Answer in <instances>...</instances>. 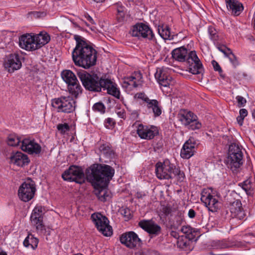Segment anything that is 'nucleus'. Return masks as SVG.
<instances>
[{
  "label": "nucleus",
  "instance_id": "nucleus-1",
  "mask_svg": "<svg viewBox=\"0 0 255 255\" xmlns=\"http://www.w3.org/2000/svg\"><path fill=\"white\" fill-rule=\"evenodd\" d=\"M76 45L73 49L72 59L77 66L88 69L96 64L97 52L90 43L82 36L74 35Z\"/></svg>",
  "mask_w": 255,
  "mask_h": 255
},
{
  "label": "nucleus",
  "instance_id": "nucleus-2",
  "mask_svg": "<svg viewBox=\"0 0 255 255\" xmlns=\"http://www.w3.org/2000/svg\"><path fill=\"white\" fill-rule=\"evenodd\" d=\"M115 174V169L112 166L104 164L95 163L86 170L87 181L94 187H108Z\"/></svg>",
  "mask_w": 255,
  "mask_h": 255
},
{
  "label": "nucleus",
  "instance_id": "nucleus-3",
  "mask_svg": "<svg viewBox=\"0 0 255 255\" xmlns=\"http://www.w3.org/2000/svg\"><path fill=\"white\" fill-rule=\"evenodd\" d=\"M155 173L159 179H170L176 178L177 181L183 182L185 178V174L179 168L171 163L168 159L163 162H158L155 165Z\"/></svg>",
  "mask_w": 255,
  "mask_h": 255
},
{
  "label": "nucleus",
  "instance_id": "nucleus-4",
  "mask_svg": "<svg viewBox=\"0 0 255 255\" xmlns=\"http://www.w3.org/2000/svg\"><path fill=\"white\" fill-rule=\"evenodd\" d=\"M77 75L86 90L97 92L101 91L104 78H99L97 74H91L85 70L78 71Z\"/></svg>",
  "mask_w": 255,
  "mask_h": 255
},
{
  "label": "nucleus",
  "instance_id": "nucleus-5",
  "mask_svg": "<svg viewBox=\"0 0 255 255\" xmlns=\"http://www.w3.org/2000/svg\"><path fill=\"white\" fill-rule=\"evenodd\" d=\"M243 153L240 147L236 143L229 146L226 163L232 170L235 171L243 164Z\"/></svg>",
  "mask_w": 255,
  "mask_h": 255
},
{
  "label": "nucleus",
  "instance_id": "nucleus-6",
  "mask_svg": "<svg viewBox=\"0 0 255 255\" xmlns=\"http://www.w3.org/2000/svg\"><path fill=\"white\" fill-rule=\"evenodd\" d=\"M43 211L44 208L42 206H36L31 214L30 220L38 234L49 236L51 231L50 228L46 227L43 224Z\"/></svg>",
  "mask_w": 255,
  "mask_h": 255
},
{
  "label": "nucleus",
  "instance_id": "nucleus-7",
  "mask_svg": "<svg viewBox=\"0 0 255 255\" xmlns=\"http://www.w3.org/2000/svg\"><path fill=\"white\" fill-rule=\"evenodd\" d=\"M52 106L57 109L58 112L65 113H73L76 107V102L70 96H61L51 101Z\"/></svg>",
  "mask_w": 255,
  "mask_h": 255
},
{
  "label": "nucleus",
  "instance_id": "nucleus-8",
  "mask_svg": "<svg viewBox=\"0 0 255 255\" xmlns=\"http://www.w3.org/2000/svg\"><path fill=\"white\" fill-rule=\"evenodd\" d=\"M64 180L69 182H75L82 184L85 182V174L83 169L78 166L71 165L62 174Z\"/></svg>",
  "mask_w": 255,
  "mask_h": 255
},
{
  "label": "nucleus",
  "instance_id": "nucleus-9",
  "mask_svg": "<svg viewBox=\"0 0 255 255\" xmlns=\"http://www.w3.org/2000/svg\"><path fill=\"white\" fill-rule=\"evenodd\" d=\"M91 219L97 230L105 236L109 237L113 234V229L109 225L107 217L100 213H95L91 215Z\"/></svg>",
  "mask_w": 255,
  "mask_h": 255
},
{
  "label": "nucleus",
  "instance_id": "nucleus-10",
  "mask_svg": "<svg viewBox=\"0 0 255 255\" xmlns=\"http://www.w3.org/2000/svg\"><path fill=\"white\" fill-rule=\"evenodd\" d=\"M131 34L132 36L141 37L153 42L156 41L154 34L149 26L142 22L137 23L133 26Z\"/></svg>",
  "mask_w": 255,
  "mask_h": 255
},
{
  "label": "nucleus",
  "instance_id": "nucleus-11",
  "mask_svg": "<svg viewBox=\"0 0 255 255\" xmlns=\"http://www.w3.org/2000/svg\"><path fill=\"white\" fill-rule=\"evenodd\" d=\"M35 191L36 188L34 181L28 178L19 186L18 196L21 201L26 202L33 198Z\"/></svg>",
  "mask_w": 255,
  "mask_h": 255
},
{
  "label": "nucleus",
  "instance_id": "nucleus-12",
  "mask_svg": "<svg viewBox=\"0 0 255 255\" xmlns=\"http://www.w3.org/2000/svg\"><path fill=\"white\" fill-rule=\"evenodd\" d=\"M120 241L122 244L129 249L139 247L142 244L141 240L133 231L127 232L122 234L120 237Z\"/></svg>",
  "mask_w": 255,
  "mask_h": 255
},
{
  "label": "nucleus",
  "instance_id": "nucleus-13",
  "mask_svg": "<svg viewBox=\"0 0 255 255\" xmlns=\"http://www.w3.org/2000/svg\"><path fill=\"white\" fill-rule=\"evenodd\" d=\"M187 63L189 72L193 74H201L204 70L203 65L194 50L189 51Z\"/></svg>",
  "mask_w": 255,
  "mask_h": 255
},
{
  "label": "nucleus",
  "instance_id": "nucleus-14",
  "mask_svg": "<svg viewBox=\"0 0 255 255\" xmlns=\"http://www.w3.org/2000/svg\"><path fill=\"white\" fill-rule=\"evenodd\" d=\"M3 65L9 73H12L15 70L19 69L22 65L19 55L14 53L6 56Z\"/></svg>",
  "mask_w": 255,
  "mask_h": 255
},
{
  "label": "nucleus",
  "instance_id": "nucleus-15",
  "mask_svg": "<svg viewBox=\"0 0 255 255\" xmlns=\"http://www.w3.org/2000/svg\"><path fill=\"white\" fill-rule=\"evenodd\" d=\"M136 132L141 138L150 140L158 134L159 130L155 126L139 124L137 127Z\"/></svg>",
  "mask_w": 255,
  "mask_h": 255
},
{
  "label": "nucleus",
  "instance_id": "nucleus-16",
  "mask_svg": "<svg viewBox=\"0 0 255 255\" xmlns=\"http://www.w3.org/2000/svg\"><path fill=\"white\" fill-rule=\"evenodd\" d=\"M21 149L29 154H38L41 151V147L34 139L25 138L21 142Z\"/></svg>",
  "mask_w": 255,
  "mask_h": 255
},
{
  "label": "nucleus",
  "instance_id": "nucleus-17",
  "mask_svg": "<svg viewBox=\"0 0 255 255\" xmlns=\"http://www.w3.org/2000/svg\"><path fill=\"white\" fill-rule=\"evenodd\" d=\"M197 140L193 137L190 138L184 143L180 151V156L182 158L189 159L192 156L197 146Z\"/></svg>",
  "mask_w": 255,
  "mask_h": 255
},
{
  "label": "nucleus",
  "instance_id": "nucleus-18",
  "mask_svg": "<svg viewBox=\"0 0 255 255\" xmlns=\"http://www.w3.org/2000/svg\"><path fill=\"white\" fill-rule=\"evenodd\" d=\"M201 200L205 203L209 210L212 212H217L220 207V202L219 201L215 195L210 193L207 195H202Z\"/></svg>",
  "mask_w": 255,
  "mask_h": 255
},
{
  "label": "nucleus",
  "instance_id": "nucleus-19",
  "mask_svg": "<svg viewBox=\"0 0 255 255\" xmlns=\"http://www.w3.org/2000/svg\"><path fill=\"white\" fill-rule=\"evenodd\" d=\"M138 226L150 235L157 236L161 232V227L152 220L140 221Z\"/></svg>",
  "mask_w": 255,
  "mask_h": 255
},
{
  "label": "nucleus",
  "instance_id": "nucleus-20",
  "mask_svg": "<svg viewBox=\"0 0 255 255\" xmlns=\"http://www.w3.org/2000/svg\"><path fill=\"white\" fill-rule=\"evenodd\" d=\"M229 208L233 218L242 220L245 217L246 214L242 207L240 200L236 199L234 201H230Z\"/></svg>",
  "mask_w": 255,
  "mask_h": 255
},
{
  "label": "nucleus",
  "instance_id": "nucleus-21",
  "mask_svg": "<svg viewBox=\"0 0 255 255\" xmlns=\"http://www.w3.org/2000/svg\"><path fill=\"white\" fill-rule=\"evenodd\" d=\"M19 44L22 48L26 50L36 49L35 36H32L29 34L21 36L19 39Z\"/></svg>",
  "mask_w": 255,
  "mask_h": 255
},
{
  "label": "nucleus",
  "instance_id": "nucleus-22",
  "mask_svg": "<svg viewBox=\"0 0 255 255\" xmlns=\"http://www.w3.org/2000/svg\"><path fill=\"white\" fill-rule=\"evenodd\" d=\"M102 89L104 91L107 90L108 94L111 95L118 99L120 98V91L117 88V84L111 79L105 78Z\"/></svg>",
  "mask_w": 255,
  "mask_h": 255
},
{
  "label": "nucleus",
  "instance_id": "nucleus-23",
  "mask_svg": "<svg viewBox=\"0 0 255 255\" xmlns=\"http://www.w3.org/2000/svg\"><path fill=\"white\" fill-rule=\"evenodd\" d=\"M10 161L11 163L21 167L27 165L30 161L27 155L20 151L12 152L10 157Z\"/></svg>",
  "mask_w": 255,
  "mask_h": 255
},
{
  "label": "nucleus",
  "instance_id": "nucleus-24",
  "mask_svg": "<svg viewBox=\"0 0 255 255\" xmlns=\"http://www.w3.org/2000/svg\"><path fill=\"white\" fill-rule=\"evenodd\" d=\"M227 7L231 14L238 16L244 10L243 4L238 0H225Z\"/></svg>",
  "mask_w": 255,
  "mask_h": 255
},
{
  "label": "nucleus",
  "instance_id": "nucleus-25",
  "mask_svg": "<svg viewBox=\"0 0 255 255\" xmlns=\"http://www.w3.org/2000/svg\"><path fill=\"white\" fill-rule=\"evenodd\" d=\"M189 53L188 49L183 46L173 49L171 52V55L172 57L177 61L187 62Z\"/></svg>",
  "mask_w": 255,
  "mask_h": 255
},
{
  "label": "nucleus",
  "instance_id": "nucleus-26",
  "mask_svg": "<svg viewBox=\"0 0 255 255\" xmlns=\"http://www.w3.org/2000/svg\"><path fill=\"white\" fill-rule=\"evenodd\" d=\"M144 106L151 111L154 117H157L161 115L162 113V108L160 103L155 99H149L147 103L144 104Z\"/></svg>",
  "mask_w": 255,
  "mask_h": 255
},
{
  "label": "nucleus",
  "instance_id": "nucleus-27",
  "mask_svg": "<svg viewBox=\"0 0 255 255\" xmlns=\"http://www.w3.org/2000/svg\"><path fill=\"white\" fill-rule=\"evenodd\" d=\"M107 187L101 186L94 187L95 188L94 193L101 201L105 202L111 198V193Z\"/></svg>",
  "mask_w": 255,
  "mask_h": 255
},
{
  "label": "nucleus",
  "instance_id": "nucleus-28",
  "mask_svg": "<svg viewBox=\"0 0 255 255\" xmlns=\"http://www.w3.org/2000/svg\"><path fill=\"white\" fill-rule=\"evenodd\" d=\"M193 242V240L187 239L186 237L180 236L177 241V246L185 251H191L194 248Z\"/></svg>",
  "mask_w": 255,
  "mask_h": 255
},
{
  "label": "nucleus",
  "instance_id": "nucleus-29",
  "mask_svg": "<svg viewBox=\"0 0 255 255\" xmlns=\"http://www.w3.org/2000/svg\"><path fill=\"white\" fill-rule=\"evenodd\" d=\"M180 231L185 235H183V237H186L187 239L192 240L194 242L197 241V239H195L196 236L198 234L197 229L192 228L189 225H186L182 227Z\"/></svg>",
  "mask_w": 255,
  "mask_h": 255
},
{
  "label": "nucleus",
  "instance_id": "nucleus-30",
  "mask_svg": "<svg viewBox=\"0 0 255 255\" xmlns=\"http://www.w3.org/2000/svg\"><path fill=\"white\" fill-rule=\"evenodd\" d=\"M194 116H196L193 113L190 111H183L178 115V118L186 127L192 122Z\"/></svg>",
  "mask_w": 255,
  "mask_h": 255
},
{
  "label": "nucleus",
  "instance_id": "nucleus-31",
  "mask_svg": "<svg viewBox=\"0 0 255 255\" xmlns=\"http://www.w3.org/2000/svg\"><path fill=\"white\" fill-rule=\"evenodd\" d=\"M155 78L160 85L164 87H167L169 85L170 80L168 77L162 70L159 69L157 70L155 74Z\"/></svg>",
  "mask_w": 255,
  "mask_h": 255
},
{
  "label": "nucleus",
  "instance_id": "nucleus-32",
  "mask_svg": "<svg viewBox=\"0 0 255 255\" xmlns=\"http://www.w3.org/2000/svg\"><path fill=\"white\" fill-rule=\"evenodd\" d=\"M99 150L101 154L108 159H113L115 157V152L109 143L101 145L99 147Z\"/></svg>",
  "mask_w": 255,
  "mask_h": 255
},
{
  "label": "nucleus",
  "instance_id": "nucleus-33",
  "mask_svg": "<svg viewBox=\"0 0 255 255\" xmlns=\"http://www.w3.org/2000/svg\"><path fill=\"white\" fill-rule=\"evenodd\" d=\"M69 93L75 98L82 93V88L79 83L78 80L67 85Z\"/></svg>",
  "mask_w": 255,
  "mask_h": 255
},
{
  "label": "nucleus",
  "instance_id": "nucleus-34",
  "mask_svg": "<svg viewBox=\"0 0 255 255\" xmlns=\"http://www.w3.org/2000/svg\"><path fill=\"white\" fill-rule=\"evenodd\" d=\"M35 39L36 49H38L48 43L50 40V37L47 33H40L38 36H35Z\"/></svg>",
  "mask_w": 255,
  "mask_h": 255
},
{
  "label": "nucleus",
  "instance_id": "nucleus-35",
  "mask_svg": "<svg viewBox=\"0 0 255 255\" xmlns=\"http://www.w3.org/2000/svg\"><path fill=\"white\" fill-rule=\"evenodd\" d=\"M61 75L62 79L67 85L74 82H77L78 80L75 74L70 70H63Z\"/></svg>",
  "mask_w": 255,
  "mask_h": 255
},
{
  "label": "nucleus",
  "instance_id": "nucleus-36",
  "mask_svg": "<svg viewBox=\"0 0 255 255\" xmlns=\"http://www.w3.org/2000/svg\"><path fill=\"white\" fill-rule=\"evenodd\" d=\"M184 222H185L184 212L178 211L175 216L173 223L170 225L171 228L177 230Z\"/></svg>",
  "mask_w": 255,
  "mask_h": 255
},
{
  "label": "nucleus",
  "instance_id": "nucleus-37",
  "mask_svg": "<svg viewBox=\"0 0 255 255\" xmlns=\"http://www.w3.org/2000/svg\"><path fill=\"white\" fill-rule=\"evenodd\" d=\"M38 242L37 238L34 237L31 234H29L24 240L23 244L25 247L30 246L32 249L35 250L37 247Z\"/></svg>",
  "mask_w": 255,
  "mask_h": 255
},
{
  "label": "nucleus",
  "instance_id": "nucleus-38",
  "mask_svg": "<svg viewBox=\"0 0 255 255\" xmlns=\"http://www.w3.org/2000/svg\"><path fill=\"white\" fill-rule=\"evenodd\" d=\"M239 186L245 191L247 195L251 196L254 195V189L253 187V183L250 179H247L242 183H240Z\"/></svg>",
  "mask_w": 255,
  "mask_h": 255
},
{
  "label": "nucleus",
  "instance_id": "nucleus-39",
  "mask_svg": "<svg viewBox=\"0 0 255 255\" xmlns=\"http://www.w3.org/2000/svg\"><path fill=\"white\" fill-rule=\"evenodd\" d=\"M158 32L159 35L164 39H170V28L167 25L158 26Z\"/></svg>",
  "mask_w": 255,
  "mask_h": 255
},
{
  "label": "nucleus",
  "instance_id": "nucleus-40",
  "mask_svg": "<svg viewBox=\"0 0 255 255\" xmlns=\"http://www.w3.org/2000/svg\"><path fill=\"white\" fill-rule=\"evenodd\" d=\"M6 142L9 146H16L19 145L20 139L16 134L11 133L8 135Z\"/></svg>",
  "mask_w": 255,
  "mask_h": 255
},
{
  "label": "nucleus",
  "instance_id": "nucleus-41",
  "mask_svg": "<svg viewBox=\"0 0 255 255\" xmlns=\"http://www.w3.org/2000/svg\"><path fill=\"white\" fill-rule=\"evenodd\" d=\"M192 122L186 127L189 129L195 130L200 128L202 127V124L198 120L197 117L194 116Z\"/></svg>",
  "mask_w": 255,
  "mask_h": 255
},
{
  "label": "nucleus",
  "instance_id": "nucleus-42",
  "mask_svg": "<svg viewBox=\"0 0 255 255\" xmlns=\"http://www.w3.org/2000/svg\"><path fill=\"white\" fill-rule=\"evenodd\" d=\"M208 33L210 35V39L215 42L219 40V35L217 30L212 26H210L208 27Z\"/></svg>",
  "mask_w": 255,
  "mask_h": 255
},
{
  "label": "nucleus",
  "instance_id": "nucleus-43",
  "mask_svg": "<svg viewBox=\"0 0 255 255\" xmlns=\"http://www.w3.org/2000/svg\"><path fill=\"white\" fill-rule=\"evenodd\" d=\"M57 129L61 134H65L66 132L70 130V126L67 123L59 124L57 126Z\"/></svg>",
  "mask_w": 255,
  "mask_h": 255
},
{
  "label": "nucleus",
  "instance_id": "nucleus-44",
  "mask_svg": "<svg viewBox=\"0 0 255 255\" xmlns=\"http://www.w3.org/2000/svg\"><path fill=\"white\" fill-rule=\"evenodd\" d=\"M117 9V17L119 21L123 20L125 17L124 7L122 5H116Z\"/></svg>",
  "mask_w": 255,
  "mask_h": 255
},
{
  "label": "nucleus",
  "instance_id": "nucleus-45",
  "mask_svg": "<svg viewBox=\"0 0 255 255\" xmlns=\"http://www.w3.org/2000/svg\"><path fill=\"white\" fill-rule=\"evenodd\" d=\"M93 109L94 111L104 114L105 112L106 107L102 102H98L94 105Z\"/></svg>",
  "mask_w": 255,
  "mask_h": 255
},
{
  "label": "nucleus",
  "instance_id": "nucleus-46",
  "mask_svg": "<svg viewBox=\"0 0 255 255\" xmlns=\"http://www.w3.org/2000/svg\"><path fill=\"white\" fill-rule=\"evenodd\" d=\"M226 57H228L230 62L232 63L234 67H236L239 65V62L238 61L237 57L234 55V54L231 51Z\"/></svg>",
  "mask_w": 255,
  "mask_h": 255
},
{
  "label": "nucleus",
  "instance_id": "nucleus-47",
  "mask_svg": "<svg viewBox=\"0 0 255 255\" xmlns=\"http://www.w3.org/2000/svg\"><path fill=\"white\" fill-rule=\"evenodd\" d=\"M121 213L127 220H129L132 217L130 211L128 208L121 209Z\"/></svg>",
  "mask_w": 255,
  "mask_h": 255
},
{
  "label": "nucleus",
  "instance_id": "nucleus-48",
  "mask_svg": "<svg viewBox=\"0 0 255 255\" xmlns=\"http://www.w3.org/2000/svg\"><path fill=\"white\" fill-rule=\"evenodd\" d=\"M28 15L33 16L34 18H40L44 17L46 15V13L43 11H30L28 13Z\"/></svg>",
  "mask_w": 255,
  "mask_h": 255
},
{
  "label": "nucleus",
  "instance_id": "nucleus-49",
  "mask_svg": "<svg viewBox=\"0 0 255 255\" xmlns=\"http://www.w3.org/2000/svg\"><path fill=\"white\" fill-rule=\"evenodd\" d=\"M135 78H134V74L128 77L127 78V83L129 85H131L134 87H137L139 85V83H137L136 81H135Z\"/></svg>",
  "mask_w": 255,
  "mask_h": 255
},
{
  "label": "nucleus",
  "instance_id": "nucleus-50",
  "mask_svg": "<svg viewBox=\"0 0 255 255\" xmlns=\"http://www.w3.org/2000/svg\"><path fill=\"white\" fill-rule=\"evenodd\" d=\"M134 97L137 99L142 100L145 103V104L150 99L144 93H136Z\"/></svg>",
  "mask_w": 255,
  "mask_h": 255
},
{
  "label": "nucleus",
  "instance_id": "nucleus-51",
  "mask_svg": "<svg viewBox=\"0 0 255 255\" xmlns=\"http://www.w3.org/2000/svg\"><path fill=\"white\" fill-rule=\"evenodd\" d=\"M218 49L222 53L224 54V55L227 56L231 51H232L231 49L228 48L225 45H221L218 46Z\"/></svg>",
  "mask_w": 255,
  "mask_h": 255
},
{
  "label": "nucleus",
  "instance_id": "nucleus-52",
  "mask_svg": "<svg viewBox=\"0 0 255 255\" xmlns=\"http://www.w3.org/2000/svg\"><path fill=\"white\" fill-rule=\"evenodd\" d=\"M115 122L112 118H108L105 120V126L108 128H111L114 127Z\"/></svg>",
  "mask_w": 255,
  "mask_h": 255
},
{
  "label": "nucleus",
  "instance_id": "nucleus-53",
  "mask_svg": "<svg viewBox=\"0 0 255 255\" xmlns=\"http://www.w3.org/2000/svg\"><path fill=\"white\" fill-rule=\"evenodd\" d=\"M141 255H159V253L155 250L148 249L142 251Z\"/></svg>",
  "mask_w": 255,
  "mask_h": 255
},
{
  "label": "nucleus",
  "instance_id": "nucleus-54",
  "mask_svg": "<svg viewBox=\"0 0 255 255\" xmlns=\"http://www.w3.org/2000/svg\"><path fill=\"white\" fill-rule=\"evenodd\" d=\"M236 99L239 107H244L247 103L246 99L241 96H238L236 97Z\"/></svg>",
  "mask_w": 255,
  "mask_h": 255
},
{
  "label": "nucleus",
  "instance_id": "nucleus-55",
  "mask_svg": "<svg viewBox=\"0 0 255 255\" xmlns=\"http://www.w3.org/2000/svg\"><path fill=\"white\" fill-rule=\"evenodd\" d=\"M162 213L166 216H168L172 212V209L170 206H163L162 209Z\"/></svg>",
  "mask_w": 255,
  "mask_h": 255
},
{
  "label": "nucleus",
  "instance_id": "nucleus-56",
  "mask_svg": "<svg viewBox=\"0 0 255 255\" xmlns=\"http://www.w3.org/2000/svg\"><path fill=\"white\" fill-rule=\"evenodd\" d=\"M212 64L215 71L222 72V68L217 61L213 60L212 61Z\"/></svg>",
  "mask_w": 255,
  "mask_h": 255
},
{
  "label": "nucleus",
  "instance_id": "nucleus-57",
  "mask_svg": "<svg viewBox=\"0 0 255 255\" xmlns=\"http://www.w3.org/2000/svg\"><path fill=\"white\" fill-rule=\"evenodd\" d=\"M134 78H135V81H136L137 83H139V85L142 78L141 73L140 72H134Z\"/></svg>",
  "mask_w": 255,
  "mask_h": 255
},
{
  "label": "nucleus",
  "instance_id": "nucleus-58",
  "mask_svg": "<svg viewBox=\"0 0 255 255\" xmlns=\"http://www.w3.org/2000/svg\"><path fill=\"white\" fill-rule=\"evenodd\" d=\"M196 215V212L193 209H190L188 213V217L191 219H193L195 217Z\"/></svg>",
  "mask_w": 255,
  "mask_h": 255
},
{
  "label": "nucleus",
  "instance_id": "nucleus-59",
  "mask_svg": "<svg viewBox=\"0 0 255 255\" xmlns=\"http://www.w3.org/2000/svg\"><path fill=\"white\" fill-rule=\"evenodd\" d=\"M170 235L171 237L176 239L177 240H178L179 238L181 236L179 235V233L173 230L171 231Z\"/></svg>",
  "mask_w": 255,
  "mask_h": 255
},
{
  "label": "nucleus",
  "instance_id": "nucleus-60",
  "mask_svg": "<svg viewBox=\"0 0 255 255\" xmlns=\"http://www.w3.org/2000/svg\"><path fill=\"white\" fill-rule=\"evenodd\" d=\"M240 116L245 118L248 115V111L245 109H242L240 110Z\"/></svg>",
  "mask_w": 255,
  "mask_h": 255
},
{
  "label": "nucleus",
  "instance_id": "nucleus-61",
  "mask_svg": "<svg viewBox=\"0 0 255 255\" xmlns=\"http://www.w3.org/2000/svg\"><path fill=\"white\" fill-rule=\"evenodd\" d=\"M117 115H118V116L122 118V119H126V112L124 110H122L121 111H119L118 112H117Z\"/></svg>",
  "mask_w": 255,
  "mask_h": 255
},
{
  "label": "nucleus",
  "instance_id": "nucleus-62",
  "mask_svg": "<svg viewBox=\"0 0 255 255\" xmlns=\"http://www.w3.org/2000/svg\"><path fill=\"white\" fill-rule=\"evenodd\" d=\"M244 118L239 116L237 117V121L240 126H242Z\"/></svg>",
  "mask_w": 255,
  "mask_h": 255
},
{
  "label": "nucleus",
  "instance_id": "nucleus-63",
  "mask_svg": "<svg viewBox=\"0 0 255 255\" xmlns=\"http://www.w3.org/2000/svg\"><path fill=\"white\" fill-rule=\"evenodd\" d=\"M85 16L86 18L87 19V20L88 21H89L91 23H92V24L94 23V21L93 19L87 13L86 14H85Z\"/></svg>",
  "mask_w": 255,
  "mask_h": 255
},
{
  "label": "nucleus",
  "instance_id": "nucleus-64",
  "mask_svg": "<svg viewBox=\"0 0 255 255\" xmlns=\"http://www.w3.org/2000/svg\"><path fill=\"white\" fill-rule=\"evenodd\" d=\"M219 74H220V76L223 78V79H224L225 78V75L223 74V70H222V72H218Z\"/></svg>",
  "mask_w": 255,
  "mask_h": 255
}]
</instances>
